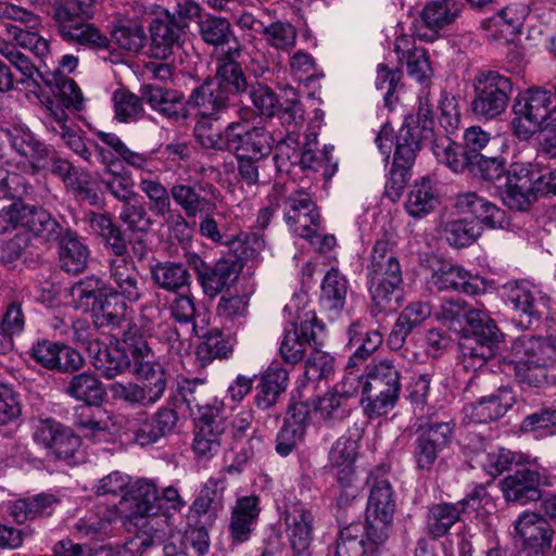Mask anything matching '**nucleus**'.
I'll return each mask as SVG.
<instances>
[{"mask_svg": "<svg viewBox=\"0 0 556 556\" xmlns=\"http://www.w3.org/2000/svg\"><path fill=\"white\" fill-rule=\"evenodd\" d=\"M455 0H432L421 11V20L430 29H439L455 21L458 15Z\"/></svg>", "mask_w": 556, "mask_h": 556, "instance_id": "nucleus-58", "label": "nucleus"}, {"mask_svg": "<svg viewBox=\"0 0 556 556\" xmlns=\"http://www.w3.org/2000/svg\"><path fill=\"white\" fill-rule=\"evenodd\" d=\"M65 391L75 400L96 406L101 405L106 394L103 383L88 371L73 376Z\"/></svg>", "mask_w": 556, "mask_h": 556, "instance_id": "nucleus-45", "label": "nucleus"}, {"mask_svg": "<svg viewBox=\"0 0 556 556\" xmlns=\"http://www.w3.org/2000/svg\"><path fill=\"white\" fill-rule=\"evenodd\" d=\"M154 332V323L144 315L129 324L124 332V349L130 359L131 372L138 379L166 377L165 370L147 342Z\"/></svg>", "mask_w": 556, "mask_h": 556, "instance_id": "nucleus-6", "label": "nucleus"}, {"mask_svg": "<svg viewBox=\"0 0 556 556\" xmlns=\"http://www.w3.org/2000/svg\"><path fill=\"white\" fill-rule=\"evenodd\" d=\"M554 106L551 91L536 87L519 94L514 104V113L529 115L540 123H544Z\"/></svg>", "mask_w": 556, "mask_h": 556, "instance_id": "nucleus-43", "label": "nucleus"}, {"mask_svg": "<svg viewBox=\"0 0 556 556\" xmlns=\"http://www.w3.org/2000/svg\"><path fill=\"white\" fill-rule=\"evenodd\" d=\"M159 498L156 486L147 480L131 483L119 504L129 513L131 518H143L156 509Z\"/></svg>", "mask_w": 556, "mask_h": 556, "instance_id": "nucleus-35", "label": "nucleus"}, {"mask_svg": "<svg viewBox=\"0 0 556 556\" xmlns=\"http://www.w3.org/2000/svg\"><path fill=\"white\" fill-rule=\"evenodd\" d=\"M394 51L400 63L406 64L409 76L419 83L428 77L431 67L427 52L422 47H416L410 36L397 37L394 42Z\"/></svg>", "mask_w": 556, "mask_h": 556, "instance_id": "nucleus-37", "label": "nucleus"}, {"mask_svg": "<svg viewBox=\"0 0 556 556\" xmlns=\"http://www.w3.org/2000/svg\"><path fill=\"white\" fill-rule=\"evenodd\" d=\"M22 225L46 242L56 241L65 232L61 224L47 210L24 203Z\"/></svg>", "mask_w": 556, "mask_h": 556, "instance_id": "nucleus-36", "label": "nucleus"}, {"mask_svg": "<svg viewBox=\"0 0 556 556\" xmlns=\"http://www.w3.org/2000/svg\"><path fill=\"white\" fill-rule=\"evenodd\" d=\"M265 42L273 49L290 52L296 45L298 30L289 22L276 21L263 27Z\"/></svg>", "mask_w": 556, "mask_h": 556, "instance_id": "nucleus-60", "label": "nucleus"}, {"mask_svg": "<svg viewBox=\"0 0 556 556\" xmlns=\"http://www.w3.org/2000/svg\"><path fill=\"white\" fill-rule=\"evenodd\" d=\"M240 269L236 260L223 257L208 264L197 280L206 296L215 298L232 286Z\"/></svg>", "mask_w": 556, "mask_h": 556, "instance_id": "nucleus-24", "label": "nucleus"}, {"mask_svg": "<svg viewBox=\"0 0 556 556\" xmlns=\"http://www.w3.org/2000/svg\"><path fill=\"white\" fill-rule=\"evenodd\" d=\"M431 282L438 290H454L467 294H477L481 291L482 280L471 275L458 265L444 264L434 270Z\"/></svg>", "mask_w": 556, "mask_h": 556, "instance_id": "nucleus-32", "label": "nucleus"}, {"mask_svg": "<svg viewBox=\"0 0 556 556\" xmlns=\"http://www.w3.org/2000/svg\"><path fill=\"white\" fill-rule=\"evenodd\" d=\"M5 34L23 49L30 50L35 55L43 58L50 53V43L41 37L37 29L17 26L13 23L3 24Z\"/></svg>", "mask_w": 556, "mask_h": 556, "instance_id": "nucleus-57", "label": "nucleus"}, {"mask_svg": "<svg viewBox=\"0 0 556 556\" xmlns=\"http://www.w3.org/2000/svg\"><path fill=\"white\" fill-rule=\"evenodd\" d=\"M198 25L201 39L214 48L227 46L235 39L231 24L225 17L208 15Z\"/></svg>", "mask_w": 556, "mask_h": 556, "instance_id": "nucleus-55", "label": "nucleus"}, {"mask_svg": "<svg viewBox=\"0 0 556 556\" xmlns=\"http://www.w3.org/2000/svg\"><path fill=\"white\" fill-rule=\"evenodd\" d=\"M466 172L486 181H501L505 174V164L502 159L484 154L467 156Z\"/></svg>", "mask_w": 556, "mask_h": 556, "instance_id": "nucleus-62", "label": "nucleus"}, {"mask_svg": "<svg viewBox=\"0 0 556 556\" xmlns=\"http://www.w3.org/2000/svg\"><path fill=\"white\" fill-rule=\"evenodd\" d=\"M349 291L348 278L337 268H331L324 277L320 291L321 306L338 315L345 305Z\"/></svg>", "mask_w": 556, "mask_h": 556, "instance_id": "nucleus-44", "label": "nucleus"}, {"mask_svg": "<svg viewBox=\"0 0 556 556\" xmlns=\"http://www.w3.org/2000/svg\"><path fill=\"white\" fill-rule=\"evenodd\" d=\"M473 98L472 113L481 119H493L502 115L509 103L513 83L509 76L498 71H479L471 80Z\"/></svg>", "mask_w": 556, "mask_h": 556, "instance_id": "nucleus-5", "label": "nucleus"}, {"mask_svg": "<svg viewBox=\"0 0 556 556\" xmlns=\"http://www.w3.org/2000/svg\"><path fill=\"white\" fill-rule=\"evenodd\" d=\"M180 394L189 409L198 412V418L218 417L224 412V403L213 396L201 380H187L180 387Z\"/></svg>", "mask_w": 556, "mask_h": 556, "instance_id": "nucleus-30", "label": "nucleus"}, {"mask_svg": "<svg viewBox=\"0 0 556 556\" xmlns=\"http://www.w3.org/2000/svg\"><path fill=\"white\" fill-rule=\"evenodd\" d=\"M402 389L401 371L391 359L371 362L365 369V414L375 419L387 415L396 405Z\"/></svg>", "mask_w": 556, "mask_h": 556, "instance_id": "nucleus-3", "label": "nucleus"}, {"mask_svg": "<svg viewBox=\"0 0 556 556\" xmlns=\"http://www.w3.org/2000/svg\"><path fill=\"white\" fill-rule=\"evenodd\" d=\"M87 352L94 368L106 379H114L130 368V359L125 350L109 348L103 342H91Z\"/></svg>", "mask_w": 556, "mask_h": 556, "instance_id": "nucleus-29", "label": "nucleus"}, {"mask_svg": "<svg viewBox=\"0 0 556 556\" xmlns=\"http://www.w3.org/2000/svg\"><path fill=\"white\" fill-rule=\"evenodd\" d=\"M439 204V197L430 179L421 178L416 181L407 195L405 207L413 217H425Z\"/></svg>", "mask_w": 556, "mask_h": 556, "instance_id": "nucleus-48", "label": "nucleus"}, {"mask_svg": "<svg viewBox=\"0 0 556 556\" xmlns=\"http://www.w3.org/2000/svg\"><path fill=\"white\" fill-rule=\"evenodd\" d=\"M225 484V479L208 478L193 501L191 509L199 516H215L224 506Z\"/></svg>", "mask_w": 556, "mask_h": 556, "instance_id": "nucleus-49", "label": "nucleus"}, {"mask_svg": "<svg viewBox=\"0 0 556 556\" xmlns=\"http://www.w3.org/2000/svg\"><path fill=\"white\" fill-rule=\"evenodd\" d=\"M117 515L114 510L106 507L100 508L97 514L85 517L77 523L78 531L93 539L106 536L113 529Z\"/></svg>", "mask_w": 556, "mask_h": 556, "instance_id": "nucleus-64", "label": "nucleus"}, {"mask_svg": "<svg viewBox=\"0 0 556 556\" xmlns=\"http://www.w3.org/2000/svg\"><path fill=\"white\" fill-rule=\"evenodd\" d=\"M7 134L11 147L29 162L34 173L48 167L51 150L27 126L14 124L8 128Z\"/></svg>", "mask_w": 556, "mask_h": 556, "instance_id": "nucleus-18", "label": "nucleus"}, {"mask_svg": "<svg viewBox=\"0 0 556 556\" xmlns=\"http://www.w3.org/2000/svg\"><path fill=\"white\" fill-rule=\"evenodd\" d=\"M138 186L149 201L150 211L156 217L165 218L166 215L174 212L170 189L168 190L160 180L141 177Z\"/></svg>", "mask_w": 556, "mask_h": 556, "instance_id": "nucleus-53", "label": "nucleus"}, {"mask_svg": "<svg viewBox=\"0 0 556 556\" xmlns=\"http://www.w3.org/2000/svg\"><path fill=\"white\" fill-rule=\"evenodd\" d=\"M30 189L28 180L21 174L0 170V200L12 201L10 205L0 210V235L22 224V200Z\"/></svg>", "mask_w": 556, "mask_h": 556, "instance_id": "nucleus-11", "label": "nucleus"}, {"mask_svg": "<svg viewBox=\"0 0 556 556\" xmlns=\"http://www.w3.org/2000/svg\"><path fill=\"white\" fill-rule=\"evenodd\" d=\"M242 47L235 40V46L228 47L216 59V71L213 81L230 98L244 93L249 84L242 66L237 59L241 55Z\"/></svg>", "mask_w": 556, "mask_h": 556, "instance_id": "nucleus-15", "label": "nucleus"}, {"mask_svg": "<svg viewBox=\"0 0 556 556\" xmlns=\"http://www.w3.org/2000/svg\"><path fill=\"white\" fill-rule=\"evenodd\" d=\"M0 54L4 56L23 76L20 80L21 84L34 90L40 88L42 74L31 60L21 52L13 42L0 39Z\"/></svg>", "mask_w": 556, "mask_h": 556, "instance_id": "nucleus-47", "label": "nucleus"}, {"mask_svg": "<svg viewBox=\"0 0 556 556\" xmlns=\"http://www.w3.org/2000/svg\"><path fill=\"white\" fill-rule=\"evenodd\" d=\"M431 150L435 159L453 172L466 173L467 156L463 151H459L458 144L448 136L443 135L434 138Z\"/></svg>", "mask_w": 556, "mask_h": 556, "instance_id": "nucleus-61", "label": "nucleus"}, {"mask_svg": "<svg viewBox=\"0 0 556 556\" xmlns=\"http://www.w3.org/2000/svg\"><path fill=\"white\" fill-rule=\"evenodd\" d=\"M349 345L355 348L350 356L349 367L354 368L365 362L381 344L383 337L379 330H366L361 321H354L348 329Z\"/></svg>", "mask_w": 556, "mask_h": 556, "instance_id": "nucleus-41", "label": "nucleus"}, {"mask_svg": "<svg viewBox=\"0 0 556 556\" xmlns=\"http://www.w3.org/2000/svg\"><path fill=\"white\" fill-rule=\"evenodd\" d=\"M261 513L260 497L257 495L241 496L236 501L231 510L229 530L237 543L249 540L252 527Z\"/></svg>", "mask_w": 556, "mask_h": 556, "instance_id": "nucleus-33", "label": "nucleus"}, {"mask_svg": "<svg viewBox=\"0 0 556 556\" xmlns=\"http://www.w3.org/2000/svg\"><path fill=\"white\" fill-rule=\"evenodd\" d=\"M395 248V237L383 233L375 241L365 265L367 287L377 313L396 308L393 300L403 276Z\"/></svg>", "mask_w": 556, "mask_h": 556, "instance_id": "nucleus-1", "label": "nucleus"}, {"mask_svg": "<svg viewBox=\"0 0 556 556\" xmlns=\"http://www.w3.org/2000/svg\"><path fill=\"white\" fill-rule=\"evenodd\" d=\"M93 405H79L75 408L74 425L80 430L84 437L93 439L106 434L109 430L108 420L104 414L92 407Z\"/></svg>", "mask_w": 556, "mask_h": 556, "instance_id": "nucleus-56", "label": "nucleus"}, {"mask_svg": "<svg viewBox=\"0 0 556 556\" xmlns=\"http://www.w3.org/2000/svg\"><path fill=\"white\" fill-rule=\"evenodd\" d=\"M455 206L462 214H471L489 228L508 226L506 212L476 192H464L457 195Z\"/></svg>", "mask_w": 556, "mask_h": 556, "instance_id": "nucleus-26", "label": "nucleus"}, {"mask_svg": "<svg viewBox=\"0 0 556 556\" xmlns=\"http://www.w3.org/2000/svg\"><path fill=\"white\" fill-rule=\"evenodd\" d=\"M465 515L462 503H438L429 507L426 518V530L432 539L445 536L452 527Z\"/></svg>", "mask_w": 556, "mask_h": 556, "instance_id": "nucleus-40", "label": "nucleus"}, {"mask_svg": "<svg viewBox=\"0 0 556 556\" xmlns=\"http://www.w3.org/2000/svg\"><path fill=\"white\" fill-rule=\"evenodd\" d=\"M315 416L326 426L333 427L350 415L348 403L333 391L326 392L313 402Z\"/></svg>", "mask_w": 556, "mask_h": 556, "instance_id": "nucleus-50", "label": "nucleus"}, {"mask_svg": "<svg viewBox=\"0 0 556 556\" xmlns=\"http://www.w3.org/2000/svg\"><path fill=\"white\" fill-rule=\"evenodd\" d=\"M188 26V23L177 21L175 13L161 12L149 25L150 55L160 60L170 58L182 47Z\"/></svg>", "mask_w": 556, "mask_h": 556, "instance_id": "nucleus-10", "label": "nucleus"}, {"mask_svg": "<svg viewBox=\"0 0 556 556\" xmlns=\"http://www.w3.org/2000/svg\"><path fill=\"white\" fill-rule=\"evenodd\" d=\"M369 496L367 502V515L372 518H381L392 521L395 511L394 493L390 481L382 468L372 470L368 478Z\"/></svg>", "mask_w": 556, "mask_h": 556, "instance_id": "nucleus-20", "label": "nucleus"}, {"mask_svg": "<svg viewBox=\"0 0 556 556\" xmlns=\"http://www.w3.org/2000/svg\"><path fill=\"white\" fill-rule=\"evenodd\" d=\"M110 296L123 298L130 303L139 301L143 292V282L132 257L109 260V282L106 283Z\"/></svg>", "mask_w": 556, "mask_h": 556, "instance_id": "nucleus-13", "label": "nucleus"}, {"mask_svg": "<svg viewBox=\"0 0 556 556\" xmlns=\"http://www.w3.org/2000/svg\"><path fill=\"white\" fill-rule=\"evenodd\" d=\"M225 430L226 421L222 414L218 417L198 418L192 441V451L197 457L208 459L217 454Z\"/></svg>", "mask_w": 556, "mask_h": 556, "instance_id": "nucleus-25", "label": "nucleus"}, {"mask_svg": "<svg viewBox=\"0 0 556 556\" xmlns=\"http://www.w3.org/2000/svg\"><path fill=\"white\" fill-rule=\"evenodd\" d=\"M515 396L509 388L501 387L495 393L482 395L477 402L464 406L465 419L486 424L502 418L514 405Z\"/></svg>", "mask_w": 556, "mask_h": 556, "instance_id": "nucleus-19", "label": "nucleus"}, {"mask_svg": "<svg viewBox=\"0 0 556 556\" xmlns=\"http://www.w3.org/2000/svg\"><path fill=\"white\" fill-rule=\"evenodd\" d=\"M432 314L427 302H414L407 305L397 317L389 337L388 345L391 350H400L414 328L420 326Z\"/></svg>", "mask_w": 556, "mask_h": 556, "instance_id": "nucleus-31", "label": "nucleus"}, {"mask_svg": "<svg viewBox=\"0 0 556 556\" xmlns=\"http://www.w3.org/2000/svg\"><path fill=\"white\" fill-rule=\"evenodd\" d=\"M283 519L291 548L304 554L313 541V513L304 506H293L285 511Z\"/></svg>", "mask_w": 556, "mask_h": 556, "instance_id": "nucleus-27", "label": "nucleus"}, {"mask_svg": "<svg viewBox=\"0 0 556 556\" xmlns=\"http://www.w3.org/2000/svg\"><path fill=\"white\" fill-rule=\"evenodd\" d=\"M59 500L50 493H40L33 497L20 498L10 506V515L18 523L42 515H51Z\"/></svg>", "mask_w": 556, "mask_h": 556, "instance_id": "nucleus-46", "label": "nucleus"}, {"mask_svg": "<svg viewBox=\"0 0 556 556\" xmlns=\"http://www.w3.org/2000/svg\"><path fill=\"white\" fill-rule=\"evenodd\" d=\"M72 295L79 307L92 311L104 296H109L106 282L93 275L87 276L74 285Z\"/></svg>", "mask_w": 556, "mask_h": 556, "instance_id": "nucleus-54", "label": "nucleus"}, {"mask_svg": "<svg viewBox=\"0 0 556 556\" xmlns=\"http://www.w3.org/2000/svg\"><path fill=\"white\" fill-rule=\"evenodd\" d=\"M67 113L58 105H51L47 108V116H45V123L52 132L60 136L63 142L84 161L92 163V147L78 135L76 129L67 124Z\"/></svg>", "mask_w": 556, "mask_h": 556, "instance_id": "nucleus-23", "label": "nucleus"}, {"mask_svg": "<svg viewBox=\"0 0 556 556\" xmlns=\"http://www.w3.org/2000/svg\"><path fill=\"white\" fill-rule=\"evenodd\" d=\"M454 432V422L419 420L414 448V458L419 470L432 468L440 453L450 446Z\"/></svg>", "mask_w": 556, "mask_h": 556, "instance_id": "nucleus-8", "label": "nucleus"}, {"mask_svg": "<svg viewBox=\"0 0 556 556\" xmlns=\"http://www.w3.org/2000/svg\"><path fill=\"white\" fill-rule=\"evenodd\" d=\"M100 185L108 191L114 199L124 203L128 200H136L138 194L134 190V182L128 172L122 167L114 169H103L99 175Z\"/></svg>", "mask_w": 556, "mask_h": 556, "instance_id": "nucleus-52", "label": "nucleus"}, {"mask_svg": "<svg viewBox=\"0 0 556 556\" xmlns=\"http://www.w3.org/2000/svg\"><path fill=\"white\" fill-rule=\"evenodd\" d=\"M93 3L94 0H51L52 20L65 41L104 50L110 47L109 38L85 21L91 16Z\"/></svg>", "mask_w": 556, "mask_h": 556, "instance_id": "nucleus-2", "label": "nucleus"}, {"mask_svg": "<svg viewBox=\"0 0 556 556\" xmlns=\"http://www.w3.org/2000/svg\"><path fill=\"white\" fill-rule=\"evenodd\" d=\"M542 473L527 466L517 468L502 482L503 496L507 502L526 505L541 498Z\"/></svg>", "mask_w": 556, "mask_h": 556, "instance_id": "nucleus-17", "label": "nucleus"}, {"mask_svg": "<svg viewBox=\"0 0 556 556\" xmlns=\"http://www.w3.org/2000/svg\"><path fill=\"white\" fill-rule=\"evenodd\" d=\"M137 525L139 527L137 539L139 540V546L143 548L162 544L173 530L172 516L161 513L160 509L150 511Z\"/></svg>", "mask_w": 556, "mask_h": 556, "instance_id": "nucleus-42", "label": "nucleus"}, {"mask_svg": "<svg viewBox=\"0 0 556 556\" xmlns=\"http://www.w3.org/2000/svg\"><path fill=\"white\" fill-rule=\"evenodd\" d=\"M230 100L231 98L212 78L197 87L190 96V101L198 108L201 116L212 117L215 121L219 113L228 109Z\"/></svg>", "mask_w": 556, "mask_h": 556, "instance_id": "nucleus-38", "label": "nucleus"}, {"mask_svg": "<svg viewBox=\"0 0 556 556\" xmlns=\"http://www.w3.org/2000/svg\"><path fill=\"white\" fill-rule=\"evenodd\" d=\"M275 139L264 127L249 126L247 123H230L229 152L240 156L267 157Z\"/></svg>", "mask_w": 556, "mask_h": 556, "instance_id": "nucleus-14", "label": "nucleus"}, {"mask_svg": "<svg viewBox=\"0 0 556 556\" xmlns=\"http://www.w3.org/2000/svg\"><path fill=\"white\" fill-rule=\"evenodd\" d=\"M554 530L541 514L526 510L514 521V539L518 544L551 547Z\"/></svg>", "mask_w": 556, "mask_h": 556, "instance_id": "nucleus-22", "label": "nucleus"}, {"mask_svg": "<svg viewBox=\"0 0 556 556\" xmlns=\"http://www.w3.org/2000/svg\"><path fill=\"white\" fill-rule=\"evenodd\" d=\"M59 241V262L64 271L77 275L81 273L89 257L87 245L80 240L76 232L65 229Z\"/></svg>", "mask_w": 556, "mask_h": 556, "instance_id": "nucleus-34", "label": "nucleus"}, {"mask_svg": "<svg viewBox=\"0 0 556 556\" xmlns=\"http://www.w3.org/2000/svg\"><path fill=\"white\" fill-rule=\"evenodd\" d=\"M510 353L515 357V364L546 365V359H548L545 354L544 338L531 334L516 338L510 345Z\"/></svg>", "mask_w": 556, "mask_h": 556, "instance_id": "nucleus-51", "label": "nucleus"}, {"mask_svg": "<svg viewBox=\"0 0 556 556\" xmlns=\"http://www.w3.org/2000/svg\"><path fill=\"white\" fill-rule=\"evenodd\" d=\"M151 280L159 289L178 294L191 286V275L185 264L174 261H157L150 266Z\"/></svg>", "mask_w": 556, "mask_h": 556, "instance_id": "nucleus-28", "label": "nucleus"}, {"mask_svg": "<svg viewBox=\"0 0 556 556\" xmlns=\"http://www.w3.org/2000/svg\"><path fill=\"white\" fill-rule=\"evenodd\" d=\"M232 353V344L219 331L207 333L197 348V356L203 365L216 358H228Z\"/></svg>", "mask_w": 556, "mask_h": 556, "instance_id": "nucleus-63", "label": "nucleus"}, {"mask_svg": "<svg viewBox=\"0 0 556 556\" xmlns=\"http://www.w3.org/2000/svg\"><path fill=\"white\" fill-rule=\"evenodd\" d=\"M141 94L152 110L168 119L179 121L188 117L185 96L179 90L149 84L141 87Z\"/></svg>", "mask_w": 556, "mask_h": 556, "instance_id": "nucleus-21", "label": "nucleus"}, {"mask_svg": "<svg viewBox=\"0 0 556 556\" xmlns=\"http://www.w3.org/2000/svg\"><path fill=\"white\" fill-rule=\"evenodd\" d=\"M285 220L301 238H314L315 228L320 227V215L309 193L304 190L292 192L285 201Z\"/></svg>", "mask_w": 556, "mask_h": 556, "instance_id": "nucleus-12", "label": "nucleus"}, {"mask_svg": "<svg viewBox=\"0 0 556 556\" xmlns=\"http://www.w3.org/2000/svg\"><path fill=\"white\" fill-rule=\"evenodd\" d=\"M212 119V117H202L197 122L193 132L198 142L205 149L229 151L230 124L220 131L214 127Z\"/></svg>", "mask_w": 556, "mask_h": 556, "instance_id": "nucleus-59", "label": "nucleus"}, {"mask_svg": "<svg viewBox=\"0 0 556 556\" xmlns=\"http://www.w3.org/2000/svg\"><path fill=\"white\" fill-rule=\"evenodd\" d=\"M113 300L116 301L113 296H104V300L92 308V323L98 329H106L108 331L117 330V334L122 336V341L124 342L125 330L128 328L129 324H134L137 319L128 320L125 314L126 304L124 302L113 304Z\"/></svg>", "mask_w": 556, "mask_h": 556, "instance_id": "nucleus-39", "label": "nucleus"}, {"mask_svg": "<svg viewBox=\"0 0 556 556\" xmlns=\"http://www.w3.org/2000/svg\"><path fill=\"white\" fill-rule=\"evenodd\" d=\"M466 324L471 334L463 339L459 348L465 367L476 370L494 356V346L503 334L485 309L470 308Z\"/></svg>", "mask_w": 556, "mask_h": 556, "instance_id": "nucleus-4", "label": "nucleus"}, {"mask_svg": "<svg viewBox=\"0 0 556 556\" xmlns=\"http://www.w3.org/2000/svg\"><path fill=\"white\" fill-rule=\"evenodd\" d=\"M507 300L518 313V324L521 328L528 329L534 321H538L546 307V301L540 292L527 281L508 283Z\"/></svg>", "mask_w": 556, "mask_h": 556, "instance_id": "nucleus-16", "label": "nucleus"}, {"mask_svg": "<svg viewBox=\"0 0 556 556\" xmlns=\"http://www.w3.org/2000/svg\"><path fill=\"white\" fill-rule=\"evenodd\" d=\"M433 126L431 105L420 101L417 111L406 116L397 132L394 151L397 161L415 163L417 153L433 137Z\"/></svg>", "mask_w": 556, "mask_h": 556, "instance_id": "nucleus-7", "label": "nucleus"}, {"mask_svg": "<svg viewBox=\"0 0 556 556\" xmlns=\"http://www.w3.org/2000/svg\"><path fill=\"white\" fill-rule=\"evenodd\" d=\"M170 195L182 215L197 218L208 211H217L220 191L211 181L189 178L176 180L170 187Z\"/></svg>", "mask_w": 556, "mask_h": 556, "instance_id": "nucleus-9", "label": "nucleus"}]
</instances>
